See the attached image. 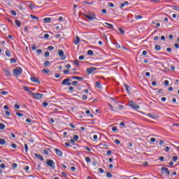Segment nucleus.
Returning a JSON list of instances; mask_svg holds the SVG:
<instances>
[{
  "instance_id": "49",
  "label": "nucleus",
  "mask_w": 179,
  "mask_h": 179,
  "mask_svg": "<svg viewBox=\"0 0 179 179\" xmlns=\"http://www.w3.org/2000/svg\"><path fill=\"white\" fill-rule=\"evenodd\" d=\"M31 50H32V51H36V50H37V47H36V45H32Z\"/></svg>"
},
{
  "instance_id": "7",
  "label": "nucleus",
  "mask_w": 179,
  "mask_h": 179,
  "mask_svg": "<svg viewBox=\"0 0 179 179\" xmlns=\"http://www.w3.org/2000/svg\"><path fill=\"white\" fill-rule=\"evenodd\" d=\"M161 171L162 174H166L167 177H170V171H169V169L166 167H162Z\"/></svg>"
},
{
  "instance_id": "63",
  "label": "nucleus",
  "mask_w": 179,
  "mask_h": 179,
  "mask_svg": "<svg viewBox=\"0 0 179 179\" xmlns=\"http://www.w3.org/2000/svg\"><path fill=\"white\" fill-rule=\"evenodd\" d=\"M72 85L73 86H76V85H78V81H73Z\"/></svg>"
},
{
  "instance_id": "33",
  "label": "nucleus",
  "mask_w": 179,
  "mask_h": 179,
  "mask_svg": "<svg viewBox=\"0 0 179 179\" xmlns=\"http://www.w3.org/2000/svg\"><path fill=\"white\" fill-rule=\"evenodd\" d=\"M106 177H108V178H111V177H113V174H111V173L110 172H107Z\"/></svg>"
},
{
  "instance_id": "11",
  "label": "nucleus",
  "mask_w": 179,
  "mask_h": 179,
  "mask_svg": "<svg viewBox=\"0 0 179 179\" xmlns=\"http://www.w3.org/2000/svg\"><path fill=\"white\" fill-rule=\"evenodd\" d=\"M105 27H108V29H110V30H114V25L113 24H110L108 22H104L103 24Z\"/></svg>"
},
{
  "instance_id": "46",
  "label": "nucleus",
  "mask_w": 179,
  "mask_h": 179,
  "mask_svg": "<svg viewBox=\"0 0 179 179\" xmlns=\"http://www.w3.org/2000/svg\"><path fill=\"white\" fill-rule=\"evenodd\" d=\"M78 59L80 61H83V59H85V56H83V55L79 56Z\"/></svg>"
},
{
  "instance_id": "17",
  "label": "nucleus",
  "mask_w": 179,
  "mask_h": 179,
  "mask_svg": "<svg viewBox=\"0 0 179 179\" xmlns=\"http://www.w3.org/2000/svg\"><path fill=\"white\" fill-rule=\"evenodd\" d=\"M80 43V38H79V36H76V40L74 41V44H76V45H78V44H79Z\"/></svg>"
},
{
  "instance_id": "23",
  "label": "nucleus",
  "mask_w": 179,
  "mask_h": 179,
  "mask_svg": "<svg viewBox=\"0 0 179 179\" xmlns=\"http://www.w3.org/2000/svg\"><path fill=\"white\" fill-rule=\"evenodd\" d=\"M99 146H103V148H107L108 145L106 142H102L101 144H99Z\"/></svg>"
},
{
  "instance_id": "38",
  "label": "nucleus",
  "mask_w": 179,
  "mask_h": 179,
  "mask_svg": "<svg viewBox=\"0 0 179 179\" xmlns=\"http://www.w3.org/2000/svg\"><path fill=\"white\" fill-rule=\"evenodd\" d=\"M10 64H16L17 61L15 60V59H10Z\"/></svg>"
},
{
  "instance_id": "10",
  "label": "nucleus",
  "mask_w": 179,
  "mask_h": 179,
  "mask_svg": "<svg viewBox=\"0 0 179 179\" xmlns=\"http://www.w3.org/2000/svg\"><path fill=\"white\" fill-rule=\"evenodd\" d=\"M30 80L34 83H37L38 85H40V80H38V78L37 77H31Z\"/></svg>"
},
{
  "instance_id": "57",
  "label": "nucleus",
  "mask_w": 179,
  "mask_h": 179,
  "mask_svg": "<svg viewBox=\"0 0 179 179\" xmlns=\"http://www.w3.org/2000/svg\"><path fill=\"white\" fill-rule=\"evenodd\" d=\"M78 139H79V136L78 135H74L73 136V140L74 141H78Z\"/></svg>"
},
{
  "instance_id": "34",
  "label": "nucleus",
  "mask_w": 179,
  "mask_h": 179,
  "mask_svg": "<svg viewBox=\"0 0 179 179\" xmlns=\"http://www.w3.org/2000/svg\"><path fill=\"white\" fill-rule=\"evenodd\" d=\"M44 56L45 57V58H48V57H50V52H45Z\"/></svg>"
},
{
  "instance_id": "29",
  "label": "nucleus",
  "mask_w": 179,
  "mask_h": 179,
  "mask_svg": "<svg viewBox=\"0 0 179 179\" xmlns=\"http://www.w3.org/2000/svg\"><path fill=\"white\" fill-rule=\"evenodd\" d=\"M5 54L6 57H10V51L9 50H6Z\"/></svg>"
},
{
  "instance_id": "32",
  "label": "nucleus",
  "mask_w": 179,
  "mask_h": 179,
  "mask_svg": "<svg viewBox=\"0 0 179 179\" xmlns=\"http://www.w3.org/2000/svg\"><path fill=\"white\" fill-rule=\"evenodd\" d=\"M5 128H6L5 124L3 123H0V129L3 130V129H5Z\"/></svg>"
},
{
  "instance_id": "59",
  "label": "nucleus",
  "mask_w": 179,
  "mask_h": 179,
  "mask_svg": "<svg viewBox=\"0 0 179 179\" xmlns=\"http://www.w3.org/2000/svg\"><path fill=\"white\" fill-rule=\"evenodd\" d=\"M42 106H43V107H47L48 106V102H43L42 103Z\"/></svg>"
},
{
  "instance_id": "36",
  "label": "nucleus",
  "mask_w": 179,
  "mask_h": 179,
  "mask_svg": "<svg viewBox=\"0 0 179 179\" xmlns=\"http://www.w3.org/2000/svg\"><path fill=\"white\" fill-rule=\"evenodd\" d=\"M172 160H173V162H177V160H178V157H177V156H173V157H172Z\"/></svg>"
},
{
  "instance_id": "62",
  "label": "nucleus",
  "mask_w": 179,
  "mask_h": 179,
  "mask_svg": "<svg viewBox=\"0 0 179 179\" xmlns=\"http://www.w3.org/2000/svg\"><path fill=\"white\" fill-rule=\"evenodd\" d=\"M92 138H93V139H94V141H97V139H98V136H97V135H94L93 136H92Z\"/></svg>"
},
{
  "instance_id": "21",
  "label": "nucleus",
  "mask_w": 179,
  "mask_h": 179,
  "mask_svg": "<svg viewBox=\"0 0 179 179\" xmlns=\"http://www.w3.org/2000/svg\"><path fill=\"white\" fill-rule=\"evenodd\" d=\"M6 141H5V139L0 138V145H1V146H3V145H6Z\"/></svg>"
},
{
  "instance_id": "27",
  "label": "nucleus",
  "mask_w": 179,
  "mask_h": 179,
  "mask_svg": "<svg viewBox=\"0 0 179 179\" xmlns=\"http://www.w3.org/2000/svg\"><path fill=\"white\" fill-rule=\"evenodd\" d=\"M88 55H94V52L92 50H89L87 52Z\"/></svg>"
},
{
  "instance_id": "25",
  "label": "nucleus",
  "mask_w": 179,
  "mask_h": 179,
  "mask_svg": "<svg viewBox=\"0 0 179 179\" xmlns=\"http://www.w3.org/2000/svg\"><path fill=\"white\" fill-rule=\"evenodd\" d=\"M24 146L25 153H27V152H29V145H27V144L24 143Z\"/></svg>"
},
{
  "instance_id": "41",
  "label": "nucleus",
  "mask_w": 179,
  "mask_h": 179,
  "mask_svg": "<svg viewBox=\"0 0 179 179\" xmlns=\"http://www.w3.org/2000/svg\"><path fill=\"white\" fill-rule=\"evenodd\" d=\"M84 79H85V78H83V77L77 76V78H76V80H80V81H82V80H84Z\"/></svg>"
},
{
  "instance_id": "55",
  "label": "nucleus",
  "mask_w": 179,
  "mask_h": 179,
  "mask_svg": "<svg viewBox=\"0 0 179 179\" xmlns=\"http://www.w3.org/2000/svg\"><path fill=\"white\" fill-rule=\"evenodd\" d=\"M12 167L13 169H17V164L16 163L13 164Z\"/></svg>"
},
{
  "instance_id": "40",
  "label": "nucleus",
  "mask_w": 179,
  "mask_h": 179,
  "mask_svg": "<svg viewBox=\"0 0 179 179\" xmlns=\"http://www.w3.org/2000/svg\"><path fill=\"white\" fill-rule=\"evenodd\" d=\"M114 143H115L116 145H120V143H121V141H120V140L118 139H115L114 141Z\"/></svg>"
},
{
  "instance_id": "6",
  "label": "nucleus",
  "mask_w": 179,
  "mask_h": 179,
  "mask_svg": "<svg viewBox=\"0 0 179 179\" xmlns=\"http://www.w3.org/2000/svg\"><path fill=\"white\" fill-rule=\"evenodd\" d=\"M62 85H63V86H71L72 85L71 83V78H66L63 80Z\"/></svg>"
},
{
  "instance_id": "44",
  "label": "nucleus",
  "mask_w": 179,
  "mask_h": 179,
  "mask_svg": "<svg viewBox=\"0 0 179 179\" xmlns=\"http://www.w3.org/2000/svg\"><path fill=\"white\" fill-rule=\"evenodd\" d=\"M54 46L52 45H50V46H48V50H49V51H52V50H54Z\"/></svg>"
},
{
  "instance_id": "54",
  "label": "nucleus",
  "mask_w": 179,
  "mask_h": 179,
  "mask_svg": "<svg viewBox=\"0 0 179 179\" xmlns=\"http://www.w3.org/2000/svg\"><path fill=\"white\" fill-rule=\"evenodd\" d=\"M71 171H73V173H75L76 171V168L75 166H71Z\"/></svg>"
},
{
  "instance_id": "15",
  "label": "nucleus",
  "mask_w": 179,
  "mask_h": 179,
  "mask_svg": "<svg viewBox=\"0 0 179 179\" xmlns=\"http://www.w3.org/2000/svg\"><path fill=\"white\" fill-rule=\"evenodd\" d=\"M148 117H150V118H152L153 120H156V119L159 118V115H153V114H151V113L148 114Z\"/></svg>"
},
{
  "instance_id": "60",
  "label": "nucleus",
  "mask_w": 179,
  "mask_h": 179,
  "mask_svg": "<svg viewBox=\"0 0 179 179\" xmlns=\"http://www.w3.org/2000/svg\"><path fill=\"white\" fill-rule=\"evenodd\" d=\"M41 52H43V50H41V49H38V50H36V53H37V54H41Z\"/></svg>"
},
{
  "instance_id": "13",
  "label": "nucleus",
  "mask_w": 179,
  "mask_h": 179,
  "mask_svg": "<svg viewBox=\"0 0 179 179\" xmlns=\"http://www.w3.org/2000/svg\"><path fill=\"white\" fill-rule=\"evenodd\" d=\"M55 152L57 156H59V157H62V152L58 148L55 149Z\"/></svg>"
},
{
  "instance_id": "8",
  "label": "nucleus",
  "mask_w": 179,
  "mask_h": 179,
  "mask_svg": "<svg viewBox=\"0 0 179 179\" xmlns=\"http://www.w3.org/2000/svg\"><path fill=\"white\" fill-rule=\"evenodd\" d=\"M58 55L59 57H61V60L62 61H65L66 59V57L65 56V54H64V50H58Z\"/></svg>"
},
{
  "instance_id": "4",
  "label": "nucleus",
  "mask_w": 179,
  "mask_h": 179,
  "mask_svg": "<svg viewBox=\"0 0 179 179\" xmlns=\"http://www.w3.org/2000/svg\"><path fill=\"white\" fill-rule=\"evenodd\" d=\"M95 71H97L96 67H89L86 69L87 75H92V73H94Z\"/></svg>"
},
{
  "instance_id": "20",
  "label": "nucleus",
  "mask_w": 179,
  "mask_h": 179,
  "mask_svg": "<svg viewBox=\"0 0 179 179\" xmlns=\"http://www.w3.org/2000/svg\"><path fill=\"white\" fill-rule=\"evenodd\" d=\"M51 22L50 17H45L43 19V23H50Z\"/></svg>"
},
{
  "instance_id": "37",
  "label": "nucleus",
  "mask_w": 179,
  "mask_h": 179,
  "mask_svg": "<svg viewBox=\"0 0 179 179\" xmlns=\"http://www.w3.org/2000/svg\"><path fill=\"white\" fill-rule=\"evenodd\" d=\"M117 30L120 31V33L121 34H125V31L122 30V29H121V28H118Z\"/></svg>"
},
{
  "instance_id": "19",
  "label": "nucleus",
  "mask_w": 179,
  "mask_h": 179,
  "mask_svg": "<svg viewBox=\"0 0 179 179\" xmlns=\"http://www.w3.org/2000/svg\"><path fill=\"white\" fill-rule=\"evenodd\" d=\"M96 86L98 89H103V86L101 85V83H100V81L96 82Z\"/></svg>"
},
{
  "instance_id": "42",
  "label": "nucleus",
  "mask_w": 179,
  "mask_h": 179,
  "mask_svg": "<svg viewBox=\"0 0 179 179\" xmlns=\"http://www.w3.org/2000/svg\"><path fill=\"white\" fill-rule=\"evenodd\" d=\"M84 3H86L87 5H93V3H94V1H91V2L84 1Z\"/></svg>"
},
{
  "instance_id": "43",
  "label": "nucleus",
  "mask_w": 179,
  "mask_h": 179,
  "mask_svg": "<svg viewBox=\"0 0 179 179\" xmlns=\"http://www.w3.org/2000/svg\"><path fill=\"white\" fill-rule=\"evenodd\" d=\"M30 17H31V19H36L37 20H38V17H36L34 15H31Z\"/></svg>"
},
{
  "instance_id": "47",
  "label": "nucleus",
  "mask_w": 179,
  "mask_h": 179,
  "mask_svg": "<svg viewBox=\"0 0 179 179\" xmlns=\"http://www.w3.org/2000/svg\"><path fill=\"white\" fill-rule=\"evenodd\" d=\"M10 13H11V15H13V16H16V11H15V10H10Z\"/></svg>"
},
{
  "instance_id": "51",
  "label": "nucleus",
  "mask_w": 179,
  "mask_h": 179,
  "mask_svg": "<svg viewBox=\"0 0 179 179\" xmlns=\"http://www.w3.org/2000/svg\"><path fill=\"white\" fill-rule=\"evenodd\" d=\"M16 115H17V117H23V115H23L22 113H20L19 112H17Z\"/></svg>"
},
{
  "instance_id": "56",
  "label": "nucleus",
  "mask_w": 179,
  "mask_h": 179,
  "mask_svg": "<svg viewBox=\"0 0 179 179\" xmlns=\"http://www.w3.org/2000/svg\"><path fill=\"white\" fill-rule=\"evenodd\" d=\"M11 148H13V149H16L17 148V145L16 144H11Z\"/></svg>"
},
{
  "instance_id": "9",
  "label": "nucleus",
  "mask_w": 179,
  "mask_h": 179,
  "mask_svg": "<svg viewBox=\"0 0 179 179\" xmlns=\"http://www.w3.org/2000/svg\"><path fill=\"white\" fill-rule=\"evenodd\" d=\"M32 96H34V99H36V100H40L43 97V94L41 93H31Z\"/></svg>"
},
{
  "instance_id": "3",
  "label": "nucleus",
  "mask_w": 179,
  "mask_h": 179,
  "mask_svg": "<svg viewBox=\"0 0 179 179\" xmlns=\"http://www.w3.org/2000/svg\"><path fill=\"white\" fill-rule=\"evenodd\" d=\"M22 72H23V69L21 67H17L13 70V73L15 75V76L22 75Z\"/></svg>"
},
{
  "instance_id": "50",
  "label": "nucleus",
  "mask_w": 179,
  "mask_h": 179,
  "mask_svg": "<svg viewBox=\"0 0 179 179\" xmlns=\"http://www.w3.org/2000/svg\"><path fill=\"white\" fill-rule=\"evenodd\" d=\"M82 100H87V95H83L82 96Z\"/></svg>"
},
{
  "instance_id": "61",
  "label": "nucleus",
  "mask_w": 179,
  "mask_h": 179,
  "mask_svg": "<svg viewBox=\"0 0 179 179\" xmlns=\"http://www.w3.org/2000/svg\"><path fill=\"white\" fill-rule=\"evenodd\" d=\"M29 8H30V9H34V4H32V3L29 4Z\"/></svg>"
},
{
  "instance_id": "14",
  "label": "nucleus",
  "mask_w": 179,
  "mask_h": 179,
  "mask_svg": "<svg viewBox=\"0 0 179 179\" xmlns=\"http://www.w3.org/2000/svg\"><path fill=\"white\" fill-rule=\"evenodd\" d=\"M34 155L35 157H36L37 159H39V160H41V162H43L44 157H43V156H41V155L36 154V153H34Z\"/></svg>"
},
{
  "instance_id": "1",
  "label": "nucleus",
  "mask_w": 179,
  "mask_h": 179,
  "mask_svg": "<svg viewBox=\"0 0 179 179\" xmlns=\"http://www.w3.org/2000/svg\"><path fill=\"white\" fill-rule=\"evenodd\" d=\"M85 17H87V19H89V20L93 21V20H96V19H97V17H96V14H94V13H90L87 15H85Z\"/></svg>"
},
{
  "instance_id": "26",
  "label": "nucleus",
  "mask_w": 179,
  "mask_h": 179,
  "mask_svg": "<svg viewBox=\"0 0 179 179\" xmlns=\"http://www.w3.org/2000/svg\"><path fill=\"white\" fill-rule=\"evenodd\" d=\"M42 72H43V73H50L51 72V71H50V69H45L42 70Z\"/></svg>"
},
{
  "instance_id": "39",
  "label": "nucleus",
  "mask_w": 179,
  "mask_h": 179,
  "mask_svg": "<svg viewBox=\"0 0 179 179\" xmlns=\"http://www.w3.org/2000/svg\"><path fill=\"white\" fill-rule=\"evenodd\" d=\"M108 6H109L110 8H114L115 5H114V3L109 2L108 3Z\"/></svg>"
},
{
  "instance_id": "31",
  "label": "nucleus",
  "mask_w": 179,
  "mask_h": 179,
  "mask_svg": "<svg viewBox=\"0 0 179 179\" xmlns=\"http://www.w3.org/2000/svg\"><path fill=\"white\" fill-rule=\"evenodd\" d=\"M24 90H25V92H27L28 93H30L31 94V93H33L31 91L29 90V88L26 86L24 87Z\"/></svg>"
},
{
  "instance_id": "52",
  "label": "nucleus",
  "mask_w": 179,
  "mask_h": 179,
  "mask_svg": "<svg viewBox=\"0 0 179 179\" xmlns=\"http://www.w3.org/2000/svg\"><path fill=\"white\" fill-rule=\"evenodd\" d=\"M1 94H2L3 96H6V94H8V92L7 91H3L1 92Z\"/></svg>"
},
{
  "instance_id": "24",
  "label": "nucleus",
  "mask_w": 179,
  "mask_h": 179,
  "mask_svg": "<svg viewBox=\"0 0 179 179\" xmlns=\"http://www.w3.org/2000/svg\"><path fill=\"white\" fill-rule=\"evenodd\" d=\"M85 162H86V163H92V159H90V157H86Z\"/></svg>"
},
{
  "instance_id": "18",
  "label": "nucleus",
  "mask_w": 179,
  "mask_h": 179,
  "mask_svg": "<svg viewBox=\"0 0 179 179\" xmlns=\"http://www.w3.org/2000/svg\"><path fill=\"white\" fill-rule=\"evenodd\" d=\"M3 72L6 76H8V77L10 76V71L9 70H8L7 69H4Z\"/></svg>"
},
{
  "instance_id": "30",
  "label": "nucleus",
  "mask_w": 179,
  "mask_h": 179,
  "mask_svg": "<svg viewBox=\"0 0 179 179\" xmlns=\"http://www.w3.org/2000/svg\"><path fill=\"white\" fill-rule=\"evenodd\" d=\"M155 48L156 51H160V50H161V47L159 45H156L155 46Z\"/></svg>"
},
{
  "instance_id": "35",
  "label": "nucleus",
  "mask_w": 179,
  "mask_h": 179,
  "mask_svg": "<svg viewBox=\"0 0 179 179\" xmlns=\"http://www.w3.org/2000/svg\"><path fill=\"white\" fill-rule=\"evenodd\" d=\"M44 66H48L50 65V61H45L43 63Z\"/></svg>"
},
{
  "instance_id": "2",
  "label": "nucleus",
  "mask_w": 179,
  "mask_h": 179,
  "mask_svg": "<svg viewBox=\"0 0 179 179\" xmlns=\"http://www.w3.org/2000/svg\"><path fill=\"white\" fill-rule=\"evenodd\" d=\"M129 106L131 108H134V110H139L140 107L138 105L136 104V103H135L133 101H129Z\"/></svg>"
},
{
  "instance_id": "12",
  "label": "nucleus",
  "mask_w": 179,
  "mask_h": 179,
  "mask_svg": "<svg viewBox=\"0 0 179 179\" xmlns=\"http://www.w3.org/2000/svg\"><path fill=\"white\" fill-rule=\"evenodd\" d=\"M125 90H127L128 94H131V87L127 84L124 85Z\"/></svg>"
},
{
  "instance_id": "64",
  "label": "nucleus",
  "mask_w": 179,
  "mask_h": 179,
  "mask_svg": "<svg viewBox=\"0 0 179 179\" xmlns=\"http://www.w3.org/2000/svg\"><path fill=\"white\" fill-rule=\"evenodd\" d=\"M173 10L178 11L179 10V7L178 6H173Z\"/></svg>"
},
{
  "instance_id": "48",
  "label": "nucleus",
  "mask_w": 179,
  "mask_h": 179,
  "mask_svg": "<svg viewBox=\"0 0 179 179\" xmlns=\"http://www.w3.org/2000/svg\"><path fill=\"white\" fill-rule=\"evenodd\" d=\"M112 131L113 132H116V131H118V128H117V127H112Z\"/></svg>"
},
{
  "instance_id": "53",
  "label": "nucleus",
  "mask_w": 179,
  "mask_h": 179,
  "mask_svg": "<svg viewBox=\"0 0 179 179\" xmlns=\"http://www.w3.org/2000/svg\"><path fill=\"white\" fill-rule=\"evenodd\" d=\"M14 108L16 109V110H19L20 108V106L17 105V104H15L14 105Z\"/></svg>"
},
{
  "instance_id": "58",
  "label": "nucleus",
  "mask_w": 179,
  "mask_h": 179,
  "mask_svg": "<svg viewBox=\"0 0 179 179\" xmlns=\"http://www.w3.org/2000/svg\"><path fill=\"white\" fill-rule=\"evenodd\" d=\"M99 171L101 174H103V173H104V169H103L102 168H99Z\"/></svg>"
},
{
  "instance_id": "16",
  "label": "nucleus",
  "mask_w": 179,
  "mask_h": 179,
  "mask_svg": "<svg viewBox=\"0 0 179 179\" xmlns=\"http://www.w3.org/2000/svg\"><path fill=\"white\" fill-rule=\"evenodd\" d=\"M129 5V3L128 1H124V3L120 4V9H122V8H125V6H128Z\"/></svg>"
},
{
  "instance_id": "22",
  "label": "nucleus",
  "mask_w": 179,
  "mask_h": 179,
  "mask_svg": "<svg viewBox=\"0 0 179 179\" xmlns=\"http://www.w3.org/2000/svg\"><path fill=\"white\" fill-rule=\"evenodd\" d=\"M15 22V24L17 27H20V26H22V22H20V21L16 20Z\"/></svg>"
},
{
  "instance_id": "45",
  "label": "nucleus",
  "mask_w": 179,
  "mask_h": 179,
  "mask_svg": "<svg viewBox=\"0 0 179 179\" xmlns=\"http://www.w3.org/2000/svg\"><path fill=\"white\" fill-rule=\"evenodd\" d=\"M43 38L47 40V38H50V34H45L44 36H43Z\"/></svg>"
},
{
  "instance_id": "28",
  "label": "nucleus",
  "mask_w": 179,
  "mask_h": 179,
  "mask_svg": "<svg viewBox=\"0 0 179 179\" xmlns=\"http://www.w3.org/2000/svg\"><path fill=\"white\" fill-rule=\"evenodd\" d=\"M134 17H135V19H136V20L143 19V17L142 15H135Z\"/></svg>"
},
{
  "instance_id": "5",
  "label": "nucleus",
  "mask_w": 179,
  "mask_h": 179,
  "mask_svg": "<svg viewBox=\"0 0 179 179\" xmlns=\"http://www.w3.org/2000/svg\"><path fill=\"white\" fill-rule=\"evenodd\" d=\"M46 164L48 167H51L52 169H55V162L52 161V159H48L46 161Z\"/></svg>"
}]
</instances>
